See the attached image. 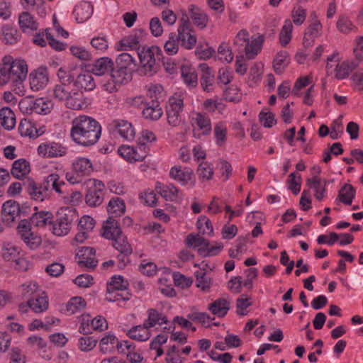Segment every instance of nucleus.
<instances>
[{"label":"nucleus","instance_id":"12","mask_svg":"<svg viewBox=\"0 0 363 363\" xmlns=\"http://www.w3.org/2000/svg\"><path fill=\"white\" fill-rule=\"evenodd\" d=\"M18 106L21 111L26 114H31L33 112L46 114L48 109V106L45 107L47 104L42 99L34 101L31 98H24L20 101Z\"/></svg>","mask_w":363,"mask_h":363},{"label":"nucleus","instance_id":"43","mask_svg":"<svg viewBox=\"0 0 363 363\" xmlns=\"http://www.w3.org/2000/svg\"><path fill=\"white\" fill-rule=\"evenodd\" d=\"M128 282L121 275H114L111 280L107 284V293L108 295H113V293L117 291H125L128 289Z\"/></svg>","mask_w":363,"mask_h":363},{"label":"nucleus","instance_id":"54","mask_svg":"<svg viewBox=\"0 0 363 363\" xmlns=\"http://www.w3.org/2000/svg\"><path fill=\"white\" fill-rule=\"evenodd\" d=\"M196 278V286L200 288L202 291H208L211 284V279L206 276L205 272L197 271L195 272Z\"/></svg>","mask_w":363,"mask_h":363},{"label":"nucleus","instance_id":"32","mask_svg":"<svg viewBox=\"0 0 363 363\" xmlns=\"http://www.w3.org/2000/svg\"><path fill=\"white\" fill-rule=\"evenodd\" d=\"M107 211L110 215L108 218L112 219L121 216L125 211L123 200L118 196L113 197L108 203Z\"/></svg>","mask_w":363,"mask_h":363},{"label":"nucleus","instance_id":"24","mask_svg":"<svg viewBox=\"0 0 363 363\" xmlns=\"http://www.w3.org/2000/svg\"><path fill=\"white\" fill-rule=\"evenodd\" d=\"M23 186L32 199L43 201L48 197L45 191L41 188V184H38L33 179L23 182Z\"/></svg>","mask_w":363,"mask_h":363},{"label":"nucleus","instance_id":"16","mask_svg":"<svg viewBox=\"0 0 363 363\" xmlns=\"http://www.w3.org/2000/svg\"><path fill=\"white\" fill-rule=\"evenodd\" d=\"M146 35L143 29H136L134 33L123 38L120 41L121 49L125 50L128 48L137 52L140 51V44L144 42Z\"/></svg>","mask_w":363,"mask_h":363},{"label":"nucleus","instance_id":"25","mask_svg":"<svg viewBox=\"0 0 363 363\" xmlns=\"http://www.w3.org/2000/svg\"><path fill=\"white\" fill-rule=\"evenodd\" d=\"M188 11L194 25L201 29L206 27L208 18L203 11L194 4L189 5Z\"/></svg>","mask_w":363,"mask_h":363},{"label":"nucleus","instance_id":"55","mask_svg":"<svg viewBox=\"0 0 363 363\" xmlns=\"http://www.w3.org/2000/svg\"><path fill=\"white\" fill-rule=\"evenodd\" d=\"M197 174L201 179H211L213 175L212 164L208 162H201L198 167Z\"/></svg>","mask_w":363,"mask_h":363},{"label":"nucleus","instance_id":"62","mask_svg":"<svg viewBox=\"0 0 363 363\" xmlns=\"http://www.w3.org/2000/svg\"><path fill=\"white\" fill-rule=\"evenodd\" d=\"M322 24L318 19H315V21L311 22L306 28L304 35L313 38H318L320 35L322 30Z\"/></svg>","mask_w":363,"mask_h":363},{"label":"nucleus","instance_id":"64","mask_svg":"<svg viewBox=\"0 0 363 363\" xmlns=\"http://www.w3.org/2000/svg\"><path fill=\"white\" fill-rule=\"evenodd\" d=\"M10 363H26V358L21 350L18 347L11 348L9 353Z\"/></svg>","mask_w":363,"mask_h":363},{"label":"nucleus","instance_id":"2","mask_svg":"<svg viewBox=\"0 0 363 363\" xmlns=\"http://www.w3.org/2000/svg\"><path fill=\"white\" fill-rule=\"evenodd\" d=\"M192 31L189 16L184 13L179 20L178 33H171L164 45L165 52L169 55H175L178 52L179 42L184 48L191 49L196 43V38L191 33Z\"/></svg>","mask_w":363,"mask_h":363},{"label":"nucleus","instance_id":"9","mask_svg":"<svg viewBox=\"0 0 363 363\" xmlns=\"http://www.w3.org/2000/svg\"><path fill=\"white\" fill-rule=\"evenodd\" d=\"M133 77L132 70L129 67H122L114 65L109 79L103 84L104 90L109 93L115 92L121 84H127L131 81Z\"/></svg>","mask_w":363,"mask_h":363},{"label":"nucleus","instance_id":"20","mask_svg":"<svg viewBox=\"0 0 363 363\" xmlns=\"http://www.w3.org/2000/svg\"><path fill=\"white\" fill-rule=\"evenodd\" d=\"M143 116L150 121L159 120L163 114V111L160 107V102L157 99H152L145 104L142 111Z\"/></svg>","mask_w":363,"mask_h":363},{"label":"nucleus","instance_id":"41","mask_svg":"<svg viewBox=\"0 0 363 363\" xmlns=\"http://www.w3.org/2000/svg\"><path fill=\"white\" fill-rule=\"evenodd\" d=\"M127 335L135 340L146 341L150 337V333L149 328L143 323V325L133 326L128 331Z\"/></svg>","mask_w":363,"mask_h":363},{"label":"nucleus","instance_id":"63","mask_svg":"<svg viewBox=\"0 0 363 363\" xmlns=\"http://www.w3.org/2000/svg\"><path fill=\"white\" fill-rule=\"evenodd\" d=\"M354 90L363 91V67L357 69L351 77Z\"/></svg>","mask_w":363,"mask_h":363},{"label":"nucleus","instance_id":"45","mask_svg":"<svg viewBox=\"0 0 363 363\" xmlns=\"http://www.w3.org/2000/svg\"><path fill=\"white\" fill-rule=\"evenodd\" d=\"M1 125L6 130H12L16 125V118L13 111L9 107H3L0 110Z\"/></svg>","mask_w":363,"mask_h":363},{"label":"nucleus","instance_id":"21","mask_svg":"<svg viewBox=\"0 0 363 363\" xmlns=\"http://www.w3.org/2000/svg\"><path fill=\"white\" fill-rule=\"evenodd\" d=\"M200 70L201 72L200 83L205 91L213 90V86L215 82L214 72L206 63L200 64Z\"/></svg>","mask_w":363,"mask_h":363},{"label":"nucleus","instance_id":"34","mask_svg":"<svg viewBox=\"0 0 363 363\" xmlns=\"http://www.w3.org/2000/svg\"><path fill=\"white\" fill-rule=\"evenodd\" d=\"M30 222L33 225L40 228L45 227L48 224L52 225L53 215L50 211L35 212L32 215Z\"/></svg>","mask_w":363,"mask_h":363},{"label":"nucleus","instance_id":"42","mask_svg":"<svg viewBox=\"0 0 363 363\" xmlns=\"http://www.w3.org/2000/svg\"><path fill=\"white\" fill-rule=\"evenodd\" d=\"M181 74L184 83L191 87L196 86L198 76L195 69L191 66L184 65L181 66Z\"/></svg>","mask_w":363,"mask_h":363},{"label":"nucleus","instance_id":"29","mask_svg":"<svg viewBox=\"0 0 363 363\" xmlns=\"http://www.w3.org/2000/svg\"><path fill=\"white\" fill-rule=\"evenodd\" d=\"M169 176L182 185H186L191 180L193 172L189 168L182 169L181 166H174L171 168Z\"/></svg>","mask_w":363,"mask_h":363},{"label":"nucleus","instance_id":"27","mask_svg":"<svg viewBox=\"0 0 363 363\" xmlns=\"http://www.w3.org/2000/svg\"><path fill=\"white\" fill-rule=\"evenodd\" d=\"M186 245L188 247L194 248L199 247L198 253L201 255L206 252V250L210 245V242L201 237L199 234L190 233L185 240Z\"/></svg>","mask_w":363,"mask_h":363},{"label":"nucleus","instance_id":"37","mask_svg":"<svg viewBox=\"0 0 363 363\" xmlns=\"http://www.w3.org/2000/svg\"><path fill=\"white\" fill-rule=\"evenodd\" d=\"M358 67L357 61L345 60L341 64H337L335 67V78L343 79L347 78L349 74Z\"/></svg>","mask_w":363,"mask_h":363},{"label":"nucleus","instance_id":"59","mask_svg":"<svg viewBox=\"0 0 363 363\" xmlns=\"http://www.w3.org/2000/svg\"><path fill=\"white\" fill-rule=\"evenodd\" d=\"M187 318L193 321L201 323L206 328H211L209 321L213 320L211 316L204 312H193L187 315Z\"/></svg>","mask_w":363,"mask_h":363},{"label":"nucleus","instance_id":"61","mask_svg":"<svg viewBox=\"0 0 363 363\" xmlns=\"http://www.w3.org/2000/svg\"><path fill=\"white\" fill-rule=\"evenodd\" d=\"M135 149L134 146L121 145L118 150V152L123 159L129 162H135Z\"/></svg>","mask_w":363,"mask_h":363},{"label":"nucleus","instance_id":"40","mask_svg":"<svg viewBox=\"0 0 363 363\" xmlns=\"http://www.w3.org/2000/svg\"><path fill=\"white\" fill-rule=\"evenodd\" d=\"M18 23L21 29L24 33L35 31L38 28V24L34 21L33 17L28 12H23L20 14Z\"/></svg>","mask_w":363,"mask_h":363},{"label":"nucleus","instance_id":"30","mask_svg":"<svg viewBox=\"0 0 363 363\" xmlns=\"http://www.w3.org/2000/svg\"><path fill=\"white\" fill-rule=\"evenodd\" d=\"M72 169L77 177H84L91 174L93 171L91 161L85 157H79L72 163Z\"/></svg>","mask_w":363,"mask_h":363},{"label":"nucleus","instance_id":"6","mask_svg":"<svg viewBox=\"0 0 363 363\" xmlns=\"http://www.w3.org/2000/svg\"><path fill=\"white\" fill-rule=\"evenodd\" d=\"M137 54L142 65L141 71L144 74L152 76L157 72L160 69L159 62L162 57V50L158 46H143Z\"/></svg>","mask_w":363,"mask_h":363},{"label":"nucleus","instance_id":"46","mask_svg":"<svg viewBox=\"0 0 363 363\" xmlns=\"http://www.w3.org/2000/svg\"><path fill=\"white\" fill-rule=\"evenodd\" d=\"M355 194V189L351 184H345L339 190L337 199L344 204L351 205Z\"/></svg>","mask_w":363,"mask_h":363},{"label":"nucleus","instance_id":"51","mask_svg":"<svg viewBox=\"0 0 363 363\" xmlns=\"http://www.w3.org/2000/svg\"><path fill=\"white\" fill-rule=\"evenodd\" d=\"M336 26L337 30L344 34H348L357 30V27L352 23L349 18L345 16L339 17Z\"/></svg>","mask_w":363,"mask_h":363},{"label":"nucleus","instance_id":"36","mask_svg":"<svg viewBox=\"0 0 363 363\" xmlns=\"http://www.w3.org/2000/svg\"><path fill=\"white\" fill-rule=\"evenodd\" d=\"M30 164L26 159H18L12 165L11 173L13 177L21 179L29 174Z\"/></svg>","mask_w":363,"mask_h":363},{"label":"nucleus","instance_id":"11","mask_svg":"<svg viewBox=\"0 0 363 363\" xmlns=\"http://www.w3.org/2000/svg\"><path fill=\"white\" fill-rule=\"evenodd\" d=\"M184 108V101L181 96H172L169 99L167 106L166 114L168 124L172 127H177L182 122L180 113Z\"/></svg>","mask_w":363,"mask_h":363},{"label":"nucleus","instance_id":"14","mask_svg":"<svg viewBox=\"0 0 363 363\" xmlns=\"http://www.w3.org/2000/svg\"><path fill=\"white\" fill-rule=\"evenodd\" d=\"M67 148L59 143L40 144L38 147V153L43 157H62L67 154Z\"/></svg>","mask_w":363,"mask_h":363},{"label":"nucleus","instance_id":"56","mask_svg":"<svg viewBox=\"0 0 363 363\" xmlns=\"http://www.w3.org/2000/svg\"><path fill=\"white\" fill-rule=\"evenodd\" d=\"M286 182L289 184V189L291 190L294 194L297 195L300 192L301 177L299 174L296 172L291 173Z\"/></svg>","mask_w":363,"mask_h":363},{"label":"nucleus","instance_id":"15","mask_svg":"<svg viewBox=\"0 0 363 363\" xmlns=\"http://www.w3.org/2000/svg\"><path fill=\"white\" fill-rule=\"evenodd\" d=\"M30 86L34 91L43 89L48 84V72L46 67H40L30 72L29 75Z\"/></svg>","mask_w":363,"mask_h":363},{"label":"nucleus","instance_id":"28","mask_svg":"<svg viewBox=\"0 0 363 363\" xmlns=\"http://www.w3.org/2000/svg\"><path fill=\"white\" fill-rule=\"evenodd\" d=\"M93 13V6L89 1H82L75 6L74 15L78 23H83L90 18Z\"/></svg>","mask_w":363,"mask_h":363},{"label":"nucleus","instance_id":"44","mask_svg":"<svg viewBox=\"0 0 363 363\" xmlns=\"http://www.w3.org/2000/svg\"><path fill=\"white\" fill-rule=\"evenodd\" d=\"M208 310L218 317H224L230 309L229 303L225 298H218L208 306Z\"/></svg>","mask_w":363,"mask_h":363},{"label":"nucleus","instance_id":"5","mask_svg":"<svg viewBox=\"0 0 363 363\" xmlns=\"http://www.w3.org/2000/svg\"><path fill=\"white\" fill-rule=\"evenodd\" d=\"M78 213L75 208L62 207L56 213L53 218L52 233L57 236H64L69 233L73 225L78 220Z\"/></svg>","mask_w":363,"mask_h":363},{"label":"nucleus","instance_id":"52","mask_svg":"<svg viewBox=\"0 0 363 363\" xmlns=\"http://www.w3.org/2000/svg\"><path fill=\"white\" fill-rule=\"evenodd\" d=\"M196 227L203 235L211 236L213 234V228L211 220L206 216H201L196 222Z\"/></svg>","mask_w":363,"mask_h":363},{"label":"nucleus","instance_id":"38","mask_svg":"<svg viewBox=\"0 0 363 363\" xmlns=\"http://www.w3.org/2000/svg\"><path fill=\"white\" fill-rule=\"evenodd\" d=\"M2 41L5 44L14 45L18 43L21 35L18 29L9 25H6L1 28Z\"/></svg>","mask_w":363,"mask_h":363},{"label":"nucleus","instance_id":"50","mask_svg":"<svg viewBox=\"0 0 363 363\" xmlns=\"http://www.w3.org/2000/svg\"><path fill=\"white\" fill-rule=\"evenodd\" d=\"M292 29L291 21L289 19L286 20L279 33V41L283 47L286 46L291 41Z\"/></svg>","mask_w":363,"mask_h":363},{"label":"nucleus","instance_id":"1","mask_svg":"<svg viewBox=\"0 0 363 363\" xmlns=\"http://www.w3.org/2000/svg\"><path fill=\"white\" fill-rule=\"evenodd\" d=\"M102 128L99 121L86 115H79L72 121L70 137L77 145L90 147L101 138Z\"/></svg>","mask_w":363,"mask_h":363},{"label":"nucleus","instance_id":"57","mask_svg":"<svg viewBox=\"0 0 363 363\" xmlns=\"http://www.w3.org/2000/svg\"><path fill=\"white\" fill-rule=\"evenodd\" d=\"M216 143L218 145H223L226 140L227 128L223 123L219 122L214 126Z\"/></svg>","mask_w":363,"mask_h":363},{"label":"nucleus","instance_id":"49","mask_svg":"<svg viewBox=\"0 0 363 363\" xmlns=\"http://www.w3.org/2000/svg\"><path fill=\"white\" fill-rule=\"evenodd\" d=\"M86 301L80 296H75L72 298L67 303L66 310L69 315H72L86 307Z\"/></svg>","mask_w":363,"mask_h":363},{"label":"nucleus","instance_id":"60","mask_svg":"<svg viewBox=\"0 0 363 363\" xmlns=\"http://www.w3.org/2000/svg\"><path fill=\"white\" fill-rule=\"evenodd\" d=\"M259 120L265 128H272L277 123L274 114L272 112H266L264 110L259 112Z\"/></svg>","mask_w":363,"mask_h":363},{"label":"nucleus","instance_id":"13","mask_svg":"<svg viewBox=\"0 0 363 363\" xmlns=\"http://www.w3.org/2000/svg\"><path fill=\"white\" fill-rule=\"evenodd\" d=\"M21 213L25 214L23 207L20 208L18 202L13 200H9L4 203L1 210L2 221L7 225L11 224L15 218Z\"/></svg>","mask_w":363,"mask_h":363},{"label":"nucleus","instance_id":"33","mask_svg":"<svg viewBox=\"0 0 363 363\" xmlns=\"http://www.w3.org/2000/svg\"><path fill=\"white\" fill-rule=\"evenodd\" d=\"M147 318L144 321L145 325L149 329L155 327L156 325L167 324L168 323L167 318L165 315L160 313L155 308H149L147 311Z\"/></svg>","mask_w":363,"mask_h":363},{"label":"nucleus","instance_id":"22","mask_svg":"<svg viewBox=\"0 0 363 363\" xmlns=\"http://www.w3.org/2000/svg\"><path fill=\"white\" fill-rule=\"evenodd\" d=\"M114 62L108 57H103L96 60L92 65L91 72L95 75L101 76L111 73Z\"/></svg>","mask_w":363,"mask_h":363},{"label":"nucleus","instance_id":"47","mask_svg":"<svg viewBox=\"0 0 363 363\" xmlns=\"http://www.w3.org/2000/svg\"><path fill=\"white\" fill-rule=\"evenodd\" d=\"M288 57V52L284 50L280 51L277 54L273 63L274 71L276 74H281L284 72L287 66L285 62Z\"/></svg>","mask_w":363,"mask_h":363},{"label":"nucleus","instance_id":"7","mask_svg":"<svg viewBox=\"0 0 363 363\" xmlns=\"http://www.w3.org/2000/svg\"><path fill=\"white\" fill-rule=\"evenodd\" d=\"M55 99L64 101L68 108L79 110L85 106L86 102L83 92L79 90L71 89L70 85L65 84H57L53 90Z\"/></svg>","mask_w":363,"mask_h":363},{"label":"nucleus","instance_id":"53","mask_svg":"<svg viewBox=\"0 0 363 363\" xmlns=\"http://www.w3.org/2000/svg\"><path fill=\"white\" fill-rule=\"evenodd\" d=\"M160 194L167 201H176L179 199V189L172 184L164 186Z\"/></svg>","mask_w":363,"mask_h":363},{"label":"nucleus","instance_id":"10","mask_svg":"<svg viewBox=\"0 0 363 363\" xmlns=\"http://www.w3.org/2000/svg\"><path fill=\"white\" fill-rule=\"evenodd\" d=\"M86 188L85 202L90 207L100 206L104 199L105 186L97 179H89L84 183Z\"/></svg>","mask_w":363,"mask_h":363},{"label":"nucleus","instance_id":"19","mask_svg":"<svg viewBox=\"0 0 363 363\" xmlns=\"http://www.w3.org/2000/svg\"><path fill=\"white\" fill-rule=\"evenodd\" d=\"M20 248L10 242L4 243L1 255L4 260L15 262L16 264H26V260L20 257Z\"/></svg>","mask_w":363,"mask_h":363},{"label":"nucleus","instance_id":"3","mask_svg":"<svg viewBox=\"0 0 363 363\" xmlns=\"http://www.w3.org/2000/svg\"><path fill=\"white\" fill-rule=\"evenodd\" d=\"M28 65L23 60H13L11 56H5L0 67V82H11L18 85L26 78Z\"/></svg>","mask_w":363,"mask_h":363},{"label":"nucleus","instance_id":"8","mask_svg":"<svg viewBox=\"0 0 363 363\" xmlns=\"http://www.w3.org/2000/svg\"><path fill=\"white\" fill-rule=\"evenodd\" d=\"M24 295L28 294V306L35 313H40L45 311L49 306L48 298L44 292L38 291V285L36 283L23 285Z\"/></svg>","mask_w":363,"mask_h":363},{"label":"nucleus","instance_id":"31","mask_svg":"<svg viewBox=\"0 0 363 363\" xmlns=\"http://www.w3.org/2000/svg\"><path fill=\"white\" fill-rule=\"evenodd\" d=\"M114 128L120 135L125 140H130L135 137V130L132 124L125 120H115L113 121Z\"/></svg>","mask_w":363,"mask_h":363},{"label":"nucleus","instance_id":"48","mask_svg":"<svg viewBox=\"0 0 363 363\" xmlns=\"http://www.w3.org/2000/svg\"><path fill=\"white\" fill-rule=\"evenodd\" d=\"M18 130L21 135L29 136L30 138H38L41 133H38V130L33 127L32 123L27 119L21 121Z\"/></svg>","mask_w":363,"mask_h":363},{"label":"nucleus","instance_id":"58","mask_svg":"<svg viewBox=\"0 0 363 363\" xmlns=\"http://www.w3.org/2000/svg\"><path fill=\"white\" fill-rule=\"evenodd\" d=\"M116 341L117 337L113 335H108L104 337L100 341V351L104 354L111 352Z\"/></svg>","mask_w":363,"mask_h":363},{"label":"nucleus","instance_id":"26","mask_svg":"<svg viewBox=\"0 0 363 363\" xmlns=\"http://www.w3.org/2000/svg\"><path fill=\"white\" fill-rule=\"evenodd\" d=\"M95 86L96 84L91 74L87 72H83L80 74L77 73L74 81L76 90L84 89L85 91H91L95 88Z\"/></svg>","mask_w":363,"mask_h":363},{"label":"nucleus","instance_id":"4","mask_svg":"<svg viewBox=\"0 0 363 363\" xmlns=\"http://www.w3.org/2000/svg\"><path fill=\"white\" fill-rule=\"evenodd\" d=\"M103 229V236L105 238L113 240V246L116 250L120 252V253L132 254V247L128 243L126 237L123 234L119 223L116 219L108 218Z\"/></svg>","mask_w":363,"mask_h":363},{"label":"nucleus","instance_id":"23","mask_svg":"<svg viewBox=\"0 0 363 363\" xmlns=\"http://www.w3.org/2000/svg\"><path fill=\"white\" fill-rule=\"evenodd\" d=\"M264 41L263 35H259L256 38L252 37L251 40L247 41L244 50L248 60L254 59L261 52Z\"/></svg>","mask_w":363,"mask_h":363},{"label":"nucleus","instance_id":"18","mask_svg":"<svg viewBox=\"0 0 363 363\" xmlns=\"http://www.w3.org/2000/svg\"><path fill=\"white\" fill-rule=\"evenodd\" d=\"M96 250L93 247H83L79 250L77 255L79 257L78 264L81 267L94 269L98 263L95 259Z\"/></svg>","mask_w":363,"mask_h":363},{"label":"nucleus","instance_id":"17","mask_svg":"<svg viewBox=\"0 0 363 363\" xmlns=\"http://www.w3.org/2000/svg\"><path fill=\"white\" fill-rule=\"evenodd\" d=\"M191 124L194 127V135H196V128L202 132V135H207L211 132V122L210 118L202 113H197L191 119Z\"/></svg>","mask_w":363,"mask_h":363},{"label":"nucleus","instance_id":"39","mask_svg":"<svg viewBox=\"0 0 363 363\" xmlns=\"http://www.w3.org/2000/svg\"><path fill=\"white\" fill-rule=\"evenodd\" d=\"M77 75V69L69 67H61L57 72V76L60 84L70 85L73 83L74 86Z\"/></svg>","mask_w":363,"mask_h":363},{"label":"nucleus","instance_id":"35","mask_svg":"<svg viewBox=\"0 0 363 363\" xmlns=\"http://www.w3.org/2000/svg\"><path fill=\"white\" fill-rule=\"evenodd\" d=\"M326 184L327 181H324V184L321 185V179L318 176H314L312 178H308L306 179V184L309 188L313 189L315 190V197L318 201H322L323 198L325 196L326 192Z\"/></svg>","mask_w":363,"mask_h":363}]
</instances>
